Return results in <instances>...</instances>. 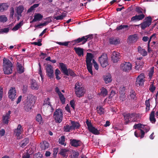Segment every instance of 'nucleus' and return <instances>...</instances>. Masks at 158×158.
I'll use <instances>...</instances> for the list:
<instances>
[{
  "instance_id": "2eb2a0df",
  "label": "nucleus",
  "mask_w": 158,
  "mask_h": 158,
  "mask_svg": "<svg viewBox=\"0 0 158 158\" xmlns=\"http://www.w3.org/2000/svg\"><path fill=\"white\" fill-rule=\"evenodd\" d=\"M120 58V56L118 52L114 51L113 52L111 58L114 63H116L119 61Z\"/></svg>"
},
{
  "instance_id": "f8f14e48",
  "label": "nucleus",
  "mask_w": 158,
  "mask_h": 158,
  "mask_svg": "<svg viewBox=\"0 0 158 158\" xmlns=\"http://www.w3.org/2000/svg\"><path fill=\"white\" fill-rule=\"evenodd\" d=\"M8 97L11 100H14L17 97L16 90L14 87H11L8 93Z\"/></svg>"
},
{
  "instance_id": "5701e85b",
  "label": "nucleus",
  "mask_w": 158,
  "mask_h": 158,
  "mask_svg": "<svg viewBox=\"0 0 158 158\" xmlns=\"http://www.w3.org/2000/svg\"><path fill=\"white\" fill-rule=\"evenodd\" d=\"M43 17V15H41L40 14L36 13L34 15V19L31 22V23L38 21H40L41 19Z\"/></svg>"
},
{
  "instance_id": "4468645a",
  "label": "nucleus",
  "mask_w": 158,
  "mask_h": 158,
  "mask_svg": "<svg viewBox=\"0 0 158 158\" xmlns=\"http://www.w3.org/2000/svg\"><path fill=\"white\" fill-rule=\"evenodd\" d=\"M11 111H8L6 114L3 115L2 116V121L4 123L8 124L9 121L10 119V114H11Z\"/></svg>"
},
{
  "instance_id": "c85d7f7f",
  "label": "nucleus",
  "mask_w": 158,
  "mask_h": 158,
  "mask_svg": "<svg viewBox=\"0 0 158 158\" xmlns=\"http://www.w3.org/2000/svg\"><path fill=\"white\" fill-rule=\"evenodd\" d=\"M33 104L31 102H27L25 104L24 108L25 110L27 111H29L31 110Z\"/></svg>"
},
{
  "instance_id": "5fc2aeb1",
  "label": "nucleus",
  "mask_w": 158,
  "mask_h": 158,
  "mask_svg": "<svg viewBox=\"0 0 158 158\" xmlns=\"http://www.w3.org/2000/svg\"><path fill=\"white\" fill-rule=\"evenodd\" d=\"M39 4H34L33 6H31L28 10V12H30L31 11L33 10L34 9L38 6Z\"/></svg>"
},
{
  "instance_id": "ea45409f",
  "label": "nucleus",
  "mask_w": 158,
  "mask_h": 158,
  "mask_svg": "<svg viewBox=\"0 0 158 158\" xmlns=\"http://www.w3.org/2000/svg\"><path fill=\"white\" fill-rule=\"evenodd\" d=\"M29 142V139H24L20 143V146L23 148L25 147Z\"/></svg>"
},
{
  "instance_id": "09e8293b",
  "label": "nucleus",
  "mask_w": 158,
  "mask_h": 158,
  "mask_svg": "<svg viewBox=\"0 0 158 158\" xmlns=\"http://www.w3.org/2000/svg\"><path fill=\"white\" fill-rule=\"evenodd\" d=\"M129 98L131 99H135L136 98L135 93L133 91H131L129 94Z\"/></svg>"
},
{
  "instance_id": "e433bc0d",
  "label": "nucleus",
  "mask_w": 158,
  "mask_h": 158,
  "mask_svg": "<svg viewBox=\"0 0 158 158\" xmlns=\"http://www.w3.org/2000/svg\"><path fill=\"white\" fill-rule=\"evenodd\" d=\"M67 15V12L64 11L61 15L55 17L54 18L56 20H62Z\"/></svg>"
},
{
  "instance_id": "37998d69",
  "label": "nucleus",
  "mask_w": 158,
  "mask_h": 158,
  "mask_svg": "<svg viewBox=\"0 0 158 158\" xmlns=\"http://www.w3.org/2000/svg\"><path fill=\"white\" fill-rule=\"evenodd\" d=\"M144 125L141 124V123H138L135 124L133 127L135 129L136 128H142L144 129Z\"/></svg>"
},
{
  "instance_id": "f03ea898",
  "label": "nucleus",
  "mask_w": 158,
  "mask_h": 158,
  "mask_svg": "<svg viewBox=\"0 0 158 158\" xmlns=\"http://www.w3.org/2000/svg\"><path fill=\"white\" fill-rule=\"evenodd\" d=\"M75 92L77 96L79 98L84 96L85 90L81 83L78 81L76 83L75 85Z\"/></svg>"
},
{
  "instance_id": "6e6d98bb",
  "label": "nucleus",
  "mask_w": 158,
  "mask_h": 158,
  "mask_svg": "<svg viewBox=\"0 0 158 158\" xmlns=\"http://www.w3.org/2000/svg\"><path fill=\"white\" fill-rule=\"evenodd\" d=\"M31 154L28 153H24L23 154L22 158H30Z\"/></svg>"
},
{
  "instance_id": "dca6fc26",
  "label": "nucleus",
  "mask_w": 158,
  "mask_h": 158,
  "mask_svg": "<svg viewBox=\"0 0 158 158\" xmlns=\"http://www.w3.org/2000/svg\"><path fill=\"white\" fill-rule=\"evenodd\" d=\"M46 73L48 77L51 78L53 76V70L52 66L50 64H48L46 67Z\"/></svg>"
},
{
  "instance_id": "0eeeda50",
  "label": "nucleus",
  "mask_w": 158,
  "mask_h": 158,
  "mask_svg": "<svg viewBox=\"0 0 158 158\" xmlns=\"http://www.w3.org/2000/svg\"><path fill=\"white\" fill-rule=\"evenodd\" d=\"M132 65L129 62H124L120 65L121 69L124 71L129 72L131 69Z\"/></svg>"
},
{
  "instance_id": "6e6552de",
  "label": "nucleus",
  "mask_w": 158,
  "mask_h": 158,
  "mask_svg": "<svg viewBox=\"0 0 158 158\" xmlns=\"http://www.w3.org/2000/svg\"><path fill=\"white\" fill-rule=\"evenodd\" d=\"M145 77L144 74L143 73L140 74L138 76L136 81V85L137 86H142L143 85L144 82L145 80Z\"/></svg>"
},
{
  "instance_id": "603ef678",
  "label": "nucleus",
  "mask_w": 158,
  "mask_h": 158,
  "mask_svg": "<svg viewBox=\"0 0 158 158\" xmlns=\"http://www.w3.org/2000/svg\"><path fill=\"white\" fill-rule=\"evenodd\" d=\"M59 143L61 145L65 146L66 144V142H65V139H59Z\"/></svg>"
},
{
  "instance_id": "58836bf2",
  "label": "nucleus",
  "mask_w": 158,
  "mask_h": 158,
  "mask_svg": "<svg viewBox=\"0 0 158 158\" xmlns=\"http://www.w3.org/2000/svg\"><path fill=\"white\" fill-rule=\"evenodd\" d=\"M107 90L104 88L102 87L101 89V92L98 94L103 96H105L107 95Z\"/></svg>"
},
{
  "instance_id": "6ab92c4d",
  "label": "nucleus",
  "mask_w": 158,
  "mask_h": 158,
  "mask_svg": "<svg viewBox=\"0 0 158 158\" xmlns=\"http://www.w3.org/2000/svg\"><path fill=\"white\" fill-rule=\"evenodd\" d=\"M70 141L71 145L75 147H77L80 146L81 143L80 141L74 139H71Z\"/></svg>"
},
{
  "instance_id": "423d86ee",
  "label": "nucleus",
  "mask_w": 158,
  "mask_h": 158,
  "mask_svg": "<svg viewBox=\"0 0 158 158\" xmlns=\"http://www.w3.org/2000/svg\"><path fill=\"white\" fill-rule=\"evenodd\" d=\"M99 61L101 66L103 68L106 67L108 65V57L106 54H103L100 57Z\"/></svg>"
},
{
  "instance_id": "338daca9",
  "label": "nucleus",
  "mask_w": 158,
  "mask_h": 158,
  "mask_svg": "<svg viewBox=\"0 0 158 158\" xmlns=\"http://www.w3.org/2000/svg\"><path fill=\"white\" fill-rule=\"evenodd\" d=\"M39 64L40 66V70H39V73L40 75V76L41 77L42 80L43 81V77H44V76L42 74V71L41 70L40 64Z\"/></svg>"
},
{
  "instance_id": "9b49d317",
  "label": "nucleus",
  "mask_w": 158,
  "mask_h": 158,
  "mask_svg": "<svg viewBox=\"0 0 158 158\" xmlns=\"http://www.w3.org/2000/svg\"><path fill=\"white\" fill-rule=\"evenodd\" d=\"M89 131L95 135H98L99 133V131L97 129L92 126L91 123L87 120L86 122Z\"/></svg>"
},
{
  "instance_id": "bb28decb",
  "label": "nucleus",
  "mask_w": 158,
  "mask_h": 158,
  "mask_svg": "<svg viewBox=\"0 0 158 158\" xmlns=\"http://www.w3.org/2000/svg\"><path fill=\"white\" fill-rule=\"evenodd\" d=\"M138 38L137 35L136 34L130 35L128 38L129 41L130 42H134L136 41Z\"/></svg>"
},
{
  "instance_id": "72a5a7b5",
  "label": "nucleus",
  "mask_w": 158,
  "mask_h": 158,
  "mask_svg": "<svg viewBox=\"0 0 158 158\" xmlns=\"http://www.w3.org/2000/svg\"><path fill=\"white\" fill-rule=\"evenodd\" d=\"M69 150L66 149H61L60 151V154L64 157H66L67 156L68 152H69Z\"/></svg>"
},
{
  "instance_id": "8fccbe9b",
  "label": "nucleus",
  "mask_w": 158,
  "mask_h": 158,
  "mask_svg": "<svg viewBox=\"0 0 158 158\" xmlns=\"http://www.w3.org/2000/svg\"><path fill=\"white\" fill-rule=\"evenodd\" d=\"M7 20V18L4 15H0V22H5Z\"/></svg>"
},
{
  "instance_id": "864d4df0",
  "label": "nucleus",
  "mask_w": 158,
  "mask_h": 158,
  "mask_svg": "<svg viewBox=\"0 0 158 158\" xmlns=\"http://www.w3.org/2000/svg\"><path fill=\"white\" fill-rule=\"evenodd\" d=\"M153 81L151 82V84L150 85L149 90L152 92H153L155 89L156 87L153 85Z\"/></svg>"
},
{
  "instance_id": "052dcab7",
  "label": "nucleus",
  "mask_w": 158,
  "mask_h": 158,
  "mask_svg": "<svg viewBox=\"0 0 158 158\" xmlns=\"http://www.w3.org/2000/svg\"><path fill=\"white\" fill-rule=\"evenodd\" d=\"M154 73V68L153 67L151 68L149 73V76L150 79L151 78L152 75Z\"/></svg>"
},
{
  "instance_id": "412c9836",
  "label": "nucleus",
  "mask_w": 158,
  "mask_h": 158,
  "mask_svg": "<svg viewBox=\"0 0 158 158\" xmlns=\"http://www.w3.org/2000/svg\"><path fill=\"white\" fill-rule=\"evenodd\" d=\"M109 42L111 44L117 45L120 43V40L118 38H111L109 39Z\"/></svg>"
},
{
  "instance_id": "de8ad7c7",
  "label": "nucleus",
  "mask_w": 158,
  "mask_h": 158,
  "mask_svg": "<svg viewBox=\"0 0 158 158\" xmlns=\"http://www.w3.org/2000/svg\"><path fill=\"white\" fill-rule=\"evenodd\" d=\"M150 99H148L145 101V104L146 106V111H148L150 110V104L149 102Z\"/></svg>"
},
{
  "instance_id": "4be33fe9",
  "label": "nucleus",
  "mask_w": 158,
  "mask_h": 158,
  "mask_svg": "<svg viewBox=\"0 0 158 158\" xmlns=\"http://www.w3.org/2000/svg\"><path fill=\"white\" fill-rule=\"evenodd\" d=\"M60 66L63 73L65 75H68V70L65 66L63 63H61L59 64Z\"/></svg>"
},
{
  "instance_id": "39448f33",
  "label": "nucleus",
  "mask_w": 158,
  "mask_h": 158,
  "mask_svg": "<svg viewBox=\"0 0 158 158\" xmlns=\"http://www.w3.org/2000/svg\"><path fill=\"white\" fill-rule=\"evenodd\" d=\"M92 38V35H88L85 36H83L80 38H79L77 40H73L72 43L73 45L78 44L81 42H82V44H85L88 40H91Z\"/></svg>"
},
{
  "instance_id": "79ce46f5",
  "label": "nucleus",
  "mask_w": 158,
  "mask_h": 158,
  "mask_svg": "<svg viewBox=\"0 0 158 158\" xmlns=\"http://www.w3.org/2000/svg\"><path fill=\"white\" fill-rule=\"evenodd\" d=\"M140 131L141 135L138 134L136 133V132H135V135L136 137L138 138L140 137L141 138H142L144 137V132L141 129L140 130Z\"/></svg>"
},
{
  "instance_id": "20e7f679",
  "label": "nucleus",
  "mask_w": 158,
  "mask_h": 158,
  "mask_svg": "<svg viewBox=\"0 0 158 158\" xmlns=\"http://www.w3.org/2000/svg\"><path fill=\"white\" fill-rule=\"evenodd\" d=\"M63 113L61 109H56L54 112L53 114L54 118L56 123H61L63 119Z\"/></svg>"
},
{
  "instance_id": "a878e982",
  "label": "nucleus",
  "mask_w": 158,
  "mask_h": 158,
  "mask_svg": "<svg viewBox=\"0 0 158 158\" xmlns=\"http://www.w3.org/2000/svg\"><path fill=\"white\" fill-rule=\"evenodd\" d=\"M24 9L23 6L22 5L19 6L17 7L16 13L19 16H22V13Z\"/></svg>"
},
{
  "instance_id": "f704fd0d",
  "label": "nucleus",
  "mask_w": 158,
  "mask_h": 158,
  "mask_svg": "<svg viewBox=\"0 0 158 158\" xmlns=\"http://www.w3.org/2000/svg\"><path fill=\"white\" fill-rule=\"evenodd\" d=\"M27 98V102H31L33 103V102H34V97L31 94L28 95Z\"/></svg>"
},
{
  "instance_id": "3c124183",
  "label": "nucleus",
  "mask_w": 158,
  "mask_h": 158,
  "mask_svg": "<svg viewBox=\"0 0 158 158\" xmlns=\"http://www.w3.org/2000/svg\"><path fill=\"white\" fill-rule=\"evenodd\" d=\"M10 17L13 19L15 14V10L13 7H12L10 8Z\"/></svg>"
},
{
  "instance_id": "c756f323",
  "label": "nucleus",
  "mask_w": 158,
  "mask_h": 158,
  "mask_svg": "<svg viewBox=\"0 0 158 158\" xmlns=\"http://www.w3.org/2000/svg\"><path fill=\"white\" fill-rule=\"evenodd\" d=\"M8 7V5L6 4H0V12H3L5 10H6Z\"/></svg>"
},
{
  "instance_id": "c03bdc74",
  "label": "nucleus",
  "mask_w": 158,
  "mask_h": 158,
  "mask_svg": "<svg viewBox=\"0 0 158 158\" xmlns=\"http://www.w3.org/2000/svg\"><path fill=\"white\" fill-rule=\"evenodd\" d=\"M61 103L64 104L65 101V98L62 93H60L58 95Z\"/></svg>"
},
{
  "instance_id": "4c0bfd02",
  "label": "nucleus",
  "mask_w": 158,
  "mask_h": 158,
  "mask_svg": "<svg viewBox=\"0 0 158 158\" xmlns=\"http://www.w3.org/2000/svg\"><path fill=\"white\" fill-rule=\"evenodd\" d=\"M35 120L40 124L43 123V121L41 115L40 114H38L35 117Z\"/></svg>"
},
{
  "instance_id": "393cba45",
  "label": "nucleus",
  "mask_w": 158,
  "mask_h": 158,
  "mask_svg": "<svg viewBox=\"0 0 158 158\" xmlns=\"http://www.w3.org/2000/svg\"><path fill=\"white\" fill-rule=\"evenodd\" d=\"M17 70L18 72L20 73H22L24 72V68L22 64L18 62L17 63Z\"/></svg>"
},
{
  "instance_id": "a211bd4d",
  "label": "nucleus",
  "mask_w": 158,
  "mask_h": 158,
  "mask_svg": "<svg viewBox=\"0 0 158 158\" xmlns=\"http://www.w3.org/2000/svg\"><path fill=\"white\" fill-rule=\"evenodd\" d=\"M144 17V15L143 14H140L139 15H135L131 18V21L140 20L143 19Z\"/></svg>"
},
{
  "instance_id": "473e14b6",
  "label": "nucleus",
  "mask_w": 158,
  "mask_h": 158,
  "mask_svg": "<svg viewBox=\"0 0 158 158\" xmlns=\"http://www.w3.org/2000/svg\"><path fill=\"white\" fill-rule=\"evenodd\" d=\"M49 106H51L50 103L49 102V98H46L44 100L43 105V108L47 107L48 108Z\"/></svg>"
},
{
  "instance_id": "f257e3e1",
  "label": "nucleus",
  "mask_w": 158,
  "mask_h": 158,
  "mask_svg": "<svg viewBox=\"0 0 158 158\" xmlns=\"http://www.w3.org/2000/svg\"><path fill=\"white\" fill-rule=\"evenodd\" d=\"M3 64L4 73L6 74L11 73L12 72L13 64L10 61L4 58L3 59Z\"/></svg>"
},
{
  "instance_id": "e2e57ef3",
  "label": "nucleus",
  "mask_w": 158,
  "mask_h": 158,
  "mask_svg": "<svg viewBox=\"0 0 158 158\" xmlns=\"http://www.w3.org/2000/svg\"><path fill=\"white\" fill-rule=\"evenodd\" d=\"M69 75L72 77H74L75 76V73L71 70H69L68 71V75Z\"/></svg>"
},
{
  "instance_id": "a19ab883",
  "label": "nucleus",
  "mask_w": 158,
  "mask_h": 158,
  "mask_svg": "<svg viewBox=\"0 0 158 158\" xmlns=\"http://www.w3.org/2000/svg\"><path fill=\"white\" fill-rule=\"evenodd\" d=\"M155 112L152 111L150 114V119L151 122L152 123H154L156 122V119L154 117Z\"/></svg>"
},
{
  "instance_id": "4d7b16f0",
  "label": "nucleus",
  "mask_w": 158,
  "mask_h": 158,
  "mask_svg": "<svg viewBox=\"0 0 158 158\" xmlns=\"http://www.w3.org/2000/svg\"><path fill=\"white\" fill-rule=\"evenodd\" d=\"M79 155L78 152H73V155L72 158H78Z\"/></svg>"
},
{
  "instance_id": "1a4fd4ad",
  "label": "nucleus",
  "mask_w": 158,
  "mask_h": 158,
  "mask_svg": "<svg viewBox=\"0 0 158 158\" xmlns=\"http://www.w3.org/2000/svg\"><path fill=\"white\" fill-rule=\"evenodd\" d=\"M151 22L152 18L150 16L145 18L144 21L140 24L141 28L144 29L146 27H149L151 25Z\"/></svg>"
},
{
  "instance_id": "774afa93",
  "label": "nucleus",
  "mask_w": 158,
  "mask_h": 158,
  "mask_svg": "<svg viewBox=\"0 0 158 158\" xmlns=\"http://www.w3.org/2000/svg\"><path fill=\"white\" fill-rule=\"evenodd\" d=\"M142 67V66L140 64H136V65L135 66V69L137 70H139V69Z\"/></svg>"
},
{
  "instance_id": "69168bd1",
  "label": "nucleus",
  "mask_w": 158,
  "mask_h": 158,
  "mask_svg": "<svg viewBox=\"0 0 158 158\" xmlns=\"http://www.w3.org/2000/svg\"><path fill=\"white\" fill-rule=\"evenodd\" d=\"M153 37H155V35H152V36H151L150 37L149 40V41L148 42V52H150V51H151V50L150 49V48H149V43H150V42L151 41L152 38Z\"/></svg>"
},
{
  "instance_id": "680f3d73",
  "label": "nucleus",
  "mask_w": 158,
  "mask_h": 158,
  "mask_svg": "<svg viewBox=\"0 0 158 158\" xmlns=\"http://www.w3.org/2000/svg\"><path fill=\"white\" fill-rule=\"evenodd\" d=\"M42 155L40 153H36L34 156L33 158H41Z\"/></svg>"
},
{
  "instance_id": "13d9d810",
  "label": "nucleus",
  "mask_w": 158,
  "mask_h": 158,
  "mask_svg": "<svg viewBox=\"0 0 158 158\" xmlns=\"http://www.w3.org/2000/svg\"><path fill=\"white\" fill-rule=\"evenodd\" d=\"M69 42H56V43L60 45L67 46L68 45Z\"/></svg>"
},
{
  "instance_id": "7c9ffc66",
  "label": "nucleus",
  "mask_w": 158,
  "mask_h": 158,
  "mask_svg": "<svg viewBox=\"0 0 158 158\" xmlns=\"http://www.w3.org/2000/svg\"><path fill=\"white\" fill-rule=\"evenodd\" d=\"M138 51L139 53L143 56H145L147 54V52L144 49L142 48L140 46L138 47Z\"/></svg>"
},
{
  "instance_id": "2f4dec72",
  "label": "nucleus",
  "mask_w": 158,
  "mask_h": 158,
  "mask_svg": "<svg viewBox=\"0 0 158 158\" xmlns=\"http://www.w3.org/2000/svg\"><path fill=\"white\" fill-rule=\"evenodd\" d=\"M71 125L73 130L78 128L80 126L79 124L78 123L74 121H71Z\"/></svg>"
},
{
  "instance_id": "9d476101",
  "label": "nucleus",
  "mask_w": 158,
  "mask_h": 158,
  "mask_svg": "<svg viewBox=\"0 0 158 158\" xmlns=\"http://www.w3.org/2000/svg\"><path fill=\"white\" fill-rule=\"evenodd\" d=\"M137 114H124L123 116L125 119V124H127L131 121H132L133 122H135L136 121L135 119H133L132 120L131 118L134 116L137 117Z\"/></svg>"
},
{
  "instance_id": "49530a36",
  "label": "nucleus",
  "mask_w": 158,
  "mask_h": 158,
  "mask_svg": "<svg viewBox=\"0 0 158 158\" xmlns=\"http://www.w3.org/2000/svg\"><path fill=\"white\" fill-rule=\"evenodd\" d=\"M97 110L98 114H102L104 113V110L102 107L100 106H98L97 107Z\"/></svg>"
},
{
  "instance_id": "cd10ccee",
  "label": "nucleus",
  "mask_w": 158,
  "mask_h": 158,
  "mask_svg": "<svg viewBox=\"0 0 158 158\" xmlns=\"http://www.w3.org/2000/svg\"><path fill=\"white\" fill-rule=\"evenodd\" d=\"M49 144L46 141H44L42 143H41L40 147L42 150H45L48 148Z\"/></svg>"
},
{
  "instance_id": "bf43d9fd",
  "label": "nucleus",
  "mask_w": 158,
  "mask_h": 158,
  "mask_svg": "<svg viewBox=\"0 0 158 158\" xmlns=\"http://www.w3.org/2000/svg\"><path fill=\"white\" fill-rule=\"evenodd\" d=\"M92 62L94 64V68L96 69V70H98L99 67L98 64L94 60H93Z\"/></svg>"
},
{
  "instance_id": "7ed1b4c3",
  "label": "nucleus",
  "mask_w": 158,
  "mask_h": 158,
  "mask_svg": "<svg viewBox=\"0 0 158 158\" xmlns=\"http://www.w3.org/2000/svg\"><path fill=\"white\" fill-rule=\"evenodd\" d=\"M93 58V55L91 53H87L86 58V63L87 69L89 73L92 75L93 72L92 70V64L91 61Z\"/></svg>"
},
{
  "instance_id": "aec40b11",
  "label": "nucleus",
  "mask_w": 158,
  "mask_h": 158,
  "mask_svg": "<svg viewBox=\"0 0 158 158\" xmlns=\"http://www.w3.org/2000/svg\"><path fill=\"white\" fill-rule=\"evenodd\" d=\"M74 49L76 53L79 56H83L84 55V49L80 48H75Z\"/></svg>"
},
{
  "instance_id": "a18cd8bd",
  "label": "nucleus",
  "mask_w": 158,
  "mask_h": 158,
  "mask_svg": "<svg viewBox=\"0 0 158 158\" xmlns=\"http://www.w3.org/2000/svg\"><path fill=\"white\" fill-rule=\"evenodd\" d=\"M64 131L66 132H69L73 130L71 125H66L64 127Z\"/></svg>"
},
{
  "instance_id": "0e129e2a",
  "label": "nucleus",
  "mask_w": 158,
  "mask_h": 158,
  "mask_svg": "<svg viewBox=\"0 0 158 158\" xmlns=\"http://www.w3.org/2000/svg\"><path fill=\"white\" fill-rule=\"evenodd\" d=\"M128 27V25H121L119 26L118 27H117V29L118 30L121 29L123 28H127Z\"/></svg>"
},
{
  "instance_id": "f3484780",
  "label": "nucleus",
  "mask_w": 158,
  "mask_h": 158,
  "mask_svg": "<svg viewBox=\"0 0 158 158\" xmlns=\"http://www.w3.org/2000/svg\"><path fill=\"white\" fill-rule=\"evenodd\" d=\"M103 78L105 83L106 84L110 83L112 80L111 75L109 73L104 75Z\"/></svg>"
},
{
  "instance_id": "c9c22d12",
  "label": "nucleus",
  "mask_w": 158,
  "mask_h": 158,
  "mask_svg": "<svg viewBox=\"0 0 158 158\" xmlns=\"http://www.w3.org/2000/svg\"><path fill=\"white\" fill-rule=\"evenodd\" d=\"M23 21H22L16 25L12 29V30L15 31L18 30L23 24Z\"/></svg>"
},
{
  "instance_id": "ddd939ff",
  "label": "nucleus",
  "mask_w": 158,
  "mask_h": 158,
  "mask_svg": "<svg viewBox=\"0 0 158 158\" xmlns=\"http://www.w3.org/2000/svg\"><path fill=\"white\" fill-rule=\"evenodd\" d=\"M23 129L22 126L20 124L18 125L17 127L14 130V134L17 137H19L20 135L23 132Z\"/></svg>"
},
{
  "instance_id": "b1692460",
  "label": "nucleus",
  "mask_w": 158,
  "mask_h": 158,
  "mask_svg": "<svg viewBox=\"0 0 158 158\" xmlns=\"http://www.w3.org/2000/svg\"><path fill=\"white\" fill-rule=\"evenodd\" d=\"M31 88L33 89L37 90L39 88V85H38L36 81L34 80H32L31 81Z\"/></svg>"
}]
</instances>
